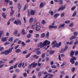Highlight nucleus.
<instances>
[{
	"label": "nucleus",
	"instance_id": "f257e3e1",
	"mask_svg": "<svg viewBox=\"0 0 78 78\" xmlns=\"http://www.w3.org/2000/svg\"><path fill=\"white\" fill-rule=\"evenodd\" d=\"M37 63H35V62H34L31 63V64L29 65V66H28V68L29 69H31L32 66L33 68H34V67H36V66H37Z\"/></svg>",
	"mask_w": 78,
	"mask_h": 78
},
{
	"label": "nucleus",
	"instance_id": "f03ea898",
	"mask_svg": "<svg viewBox=\"0 0 78 78\" xmlns=\"http://www.w3.org/2000/svg\"><path fill=\"white\" fill-rule=\"evenodd\" d=\"M72 57V58L70 60V62H71L72 64H74L75 63V61L76 60V58L75 57H73V56Z\"/></svg>",
	"mask_w": 78,
	"mask_h": 78
},
{
	"label": "nucleus",
	"instance_id": "7ed1b4c3",
	"mask_svg": "<svg viewBox=\"0 0 78 78\" xmlns=\"http://www.w3.org/2000/svg\"><path fill=\"white\" fill-rule=\"evenodd\" d=\"M50 44V41H48L47 40H45L43 42V44L44 46H45L46 45H48Z\"/></svg>",
	"mask_w": 78,
	"mask_h": 78
},
{
	"label": "nucleus",
	"instance_id": "20e7f679",
	"mask_svg": "<svg viewBox=\"0 0 78 78\" xmlns=\"http://www.w3.org/2000/svg\"><path fill=\"white\" fill-rule=\"evenodd\" d=\"M66 8V6L65 5H62L60 7L58 10V11H59L60 10H61V11H62V10H64Z\"/></svg>",
	"mask_w": 78,
	"mask_h": 78
},
{
	"label": "nucleus",
	"instance_id": "39448f33",
	"mask_svg": "<svg viewBox=\"0 0 78 78\" xmlns=\"http://www.w3.org/2000/svg\"><path fill=\"white\" fill-rule=\"evenodd\" d=\"M68 48V46L67 45H66L65 46V48L64 49H62L60 52L61 53H62L63 51H66L67 50V49Z\"/></svg>",
	"mask_w": 78,
	"mask_h": 78
},
{
	"label": "nucleus",
	"instance_id": "423d86ee",
	"mask_svg": "<svg viewBox=\"0 0 78 78\" xmlns=\"http://www.w3.org/2000/svg\"><path fill=\"white\" fill-rule=\"evenodd\" d=\"M42 42H41L40 43H39L37 46L38 47H40V48H42V47H44L43 44H42Z\"/></svg>",
	"mask_w": 78,
	"mask_h": 78
},
{
	"label": "nucleus",
	"instance_id": "0eeeda50",
	"mask_svg": "<svg viewBox=\"0 0 78 78\" xmlns=\"http://www.w3.org/2000/svg\"><path fill=\"white\" fill-rule=\"evenodd\" d=\"M13 48H14V47H12L10 48L8 50V52H9V53H12V51Z\"/></svg>",
	"mask_w": 78,
	"mask_h": 78
},
{
	"label": "nucleus",
	"instance_id": "6e6552de",
	"mask_svg": "<svg viewBox=\"0 0 78 78\" xmlns=\"http://www.w3.org/2000/svg\"><path fill=\"white\" fill-rule=\"evenodd\" d=\"M21 34H23V35H25L26 34V32H25V29H23L22 30Z\"/></svg>",
	"mask_w": 78,
	"mask_h": 78
},
{
	"label": "nucleus",
	"instance_id": "1a4fd4ad",
	"mask_svg": "<svg viewBox=\"0 0 78 78\" xmlns=\"http://www.w3.org/2000/svg\"><path fill=\"white\" fill-rule=\"evenodd\" d=\"M1 40L2 42H6V41H7V37L2 38Z\"/></svg>",
	"mask_w": 78,
	"mask_h": 78
},
{
	"label": "nucleus",
	"instance_id": "9d476101",
	"mask_svg": "<svg viewBox=\"0 0 78 78\" xmlns=\"http://www.w3.org/2000/svg\"><path fill=\"white\" fill-rule=\"evenodd\" d=\"M64 26H65V24H61L59 25V26L58 27V28L59 29V28H63V27H64Z\"/></svg>",
	"mask_w": 78,
	"mask_h": 78
},
{
	"label": "nucleus",
	"instance_id": "9b49d317",
	"mask_svg": "<svg viewBox=\"0 0 78 78\" xmlns=\"http://www.w3.org/2000/svg\"><path fill=\"white\" fill-rule=\"evenodd\" d=\"M41 27H37L36 28V30L37 31H39L41 29Z\"/></svg>",
	"mask_w": 78,
	"mask_h": 78
},
{
	"label": "nucleus",
	"instance_id": "f8f14e48",
	"mask_svg": "<svg viewBox=\"0 0 78 78\" xmlns=\"http://www.w3.org/2000/svg\"><path fill=\"white\" fill-rule=\"evenodd\" d=\"M21 51V49H17L15 50V52L16 53H20Z\"/></svg>",
	"mask_w": 78,
	"mask_h": 78
},
{
	"label": "nucleus",
	"instance_id": "ddd939ff",
	"mask_svg": "<svg viewBox=\"0 0 78 78\" xmlns=\"http://www.w3.org/2000/svg\"><path fill=\"white\" fill-rule=\"evenodd\" d=\"M44 5V4L42 2H41L40 5L39 7L40 8H42V7H43Z\"/></svg>",
	"mask_w": 78,
	"mask_h": 78
},
{
	"label": "nucleus",
	"instance_id": "4468645a",
	"mask_svg": "<svg viewBox=\"0 0 78 78\" xmlns=\"http://www.w3.org/2000/svg\"><path fill=\"white\" fill-rule=\"evenodd\" d=\"M18 38H16V39L15 40L14 42H13V43L10 46V47H12V46H13V45L14 44V43L16 42V41H18Z\"/></svg>",
	"mask_w": 78,
	"mask_h": 78
},
{
	"label": "nucleus",
	"instance_id": "2eb2a0df",
	"mask_svg": "<svg viewBox=\"0 0 78 78\" xmlns=\"http://www.w3.org/2000/svg\"><path fill=\"white\" fill-rule=\"evenodd\" d=\"M17 25H21V21L20 20H17Z\"/></svg>",
	"mask_w": 78,
	"mask_h": 78
},
{
	"label": "nucleus",
	"instance_id": "dca6fc26",
	"mask_svg": "<svg viewBox=\"0 0 78 78\" xmlns=\"http://www.w3.org/2000/svg\"><path fill=\"white\" fill-rule=\"evenodd\" d=\"M76 38V36H73L70 38V40H73V39H74Z\"/></svg>",
	"mask_w": 78,
	"mask_h": 78
},
{
	"label": "nucleus",
	"instance_id": "f3484780",
	"mask_svg": "<svg viewBox=\"0 0 78 78\" xmlns=\"http://www.w3.org/2000/svg\"><path fill=\"white\" fill-rule=\"evenodd\" d=\"M70 56L71 57H72L73 56V54L74 53V51H72L70 52Z\"/></svg>",
	"mask_w": 78,
	"mask_h": 78
},
{
	"label": "nucleus",
	"instance_id": "a211bd4d",
	"mask_svg": "<svg viewBox=\"0 0 78 78\" xmlns=\"http://www.w3.org/2000/svg\"><path fill=\"white\" fill-rule=\"evenodd\" d=\"M59 15H60L59 13H57L54 15V17H55V18H57Z\"/></svg>",
	"mask_w": 78,
	"mask_h": 78
},
{
	"label": "nucleus",
	"instance_id": "6ab92c4d",
	"mask_svg": "<svg viewBox=\"0 0 78 78\" xmlns=\"http://www.w3.org/2000/svg\"><path fill=\"white\" fill-rule=\"evenodd\" d=\"M2 34H3V31L2 30H0V39H1V37Z\"/></svg>",
	"mask_w": 78,
	"mask_h": 78
},
{
	"label": "nucleus",
	"instance_id": "aec40b11",
	"mask_svg": "<svg viewBox=\"0 0 78 78\" xmlns=\"http://www.w3.org/2000/svg\"><path fill=\"white\" fill-rule=\"evenodd\" d=\"M28 5L27 4L25 5L24 7V11H25V10L27 9V8H28Z\"/></svg>",
	"mask_w": 78,
	"mask_h": 78
},
{
	"label": "nucleus",
	"instance_id": "412c9836",
	"mask_svg": "<svg viewBox=\"0 0 78 78\" xmlns=\"http://www.w3.org/2000/svg\"><path fill=\"white\" fill-rule=\"evenodd\" d=\"M49 35H50L49 32L47 31V33L46 34V38H48V36H49Z\"/></svg>",
	"mask_w": 78,
	"mask_h": 78
},
{
	"label": "nucleus",
	"instance_id": "4be33fe9",
	"mask_svg": "<svg viewBox=\"0 0 78 78\" xmlns=\"http://www.w3.org/2000/svg\"><path fill=\"white\" fill-rule=\"evenodd\" d=\"M5 55H9V52H8V50H5Z\"/></svg>",
	"mask_w": 78,
	"mask_h": 78
},
{
	"label": "nucleus",
	"instance_id": "5701e85b",
	"mask_svg": "<svg viewBox=\"0 0 78 78\" xmlns=\"http://www.w3.org/2000/svg\"><path fill=\"white\" fill-rule=\"evenodd\" d=\"M45 37V33H43L41 34V38H43Z\"/></svg>",
	"mask_w": 78,
	"mask_h": 78
},
{
	"label": "nucleus",
	"instance_id": "b1692460",
	"mask_svg": "<svg viewBox=\"0 0 78 78\" xmlns=\"http://www.w3.org/2000/svg\"><path fill=\"white\" fill-rule=\"evenodd\" d=\"M30 13L31 15H34V14H35L34 11L33 10H31L30 11Z\"/></svg>",
	"mask_w": 78,
	"mask_h": 78
},
{
	"label": "nucleus",
	"instance_id": "393cba45",
	"mask_svg": "<svg viewBox=\"0 0 78 78\" xmlns=\"http://www.w3.org/2000/svg\"><path fill=\"white\" fill-rule=\"evenodd\" d=\"M13 39V37H11L9 38L8 41H10L11 42H12V40Z\"/></svg>",
	"mask_w": 78,
	"mask_h": 78
},
{
	"label": "nucleus",
	"instance_id": "a878e982",
	"mask_svg": "<svg viewBox=\"0 0 78 78\" xmlns=\"http://www.w3.org/2000/svg\"><path fill=\"white\" fill-rule=\"evenodd\" d=\"M33 57V58H35V59H38L39 58V56L36 55H34Z\"/></svg>",
	"mask_w": 78,
	"mask_h": 78
},
{
	"label": "nucleus",
	"instance_id": "bb28decb",
	"mask_svg": "<svg viewBox=\"0 0 78 78\" xmlns=\"http://www.w3.org/2000/svg\"><path fill=\"white\" fill-rule=\"evenodd\" d=\"M33 18H32V17L30 18L29 20L30 23H32L33 22Z\"/></svg>",
	"mask_w": 78,
	"mask_h": 78
},
{
	"label": "nucleus",
	"instance_id": "cd10ccee",
	"mask_svg": "<svg viewBox=\"0 0 78 78\" xmlns=\"http://www.w3.org/2000/svg\"><path fill=\"white\" fill-rule=\"evenodd\" d=\"M2 16L4 19H5V18L6 17V16L5 15V13H2Z\"/></svg>",
	"mask_w": 78,
	"mask_h": 78
},
{
	"label": "nucleus",
	"instance_id": "c85d7f7f",
	"mask_svg": "<svg viewBox=\"0 0 78 78\" xmlns=\"http://www.w3.org/2000/svg\"><path fill=\"white\" fill-rule=\"evenodd\" d=\"M49 13L51 14V16H53V14H54V12H53V11L50 10L49 11Z\"/></svg>",
	"mask_w": 78,
	"mask_h": 78
},
{
	"label": "nucleus",
	"instance_id": "c756f323",
	"mask_svg": "<svg viewBox=\"0 0 78 78\" xmlns=\"http://www.w3.org/2000/svg\"><path fill=\"white\" fill-rule=\"evenodd\" d=\"M20 3H18V7L19 8H18V9H19V11H20V9L21 7H22V6L21 5H20Z\"/></svg>",
	"mask_w": 78,
	"mask_h": 78
},
{
	"label": "nucleus",
	"instance_id": "7c9ffc66",
	"mask_svg": "<svg viewBox=\"0 0 78 78\" xmlns=\"http://www.w3.org/2000/svg\"><path fill=\"white\" fill-rule=\"evenodd\" d=\"M14 11L11 10V12L10 13V16H12V15L14 14Z\"/></svg>",
	"mask_w": 78,
	"mask_h": 78
},
{
	"label": "nucleus",
	"instance_id": "2f4dec72",
	"mask_svg": "<svg viewBox=\"0 0 78 78\" xmlns=\"http://www.w3.org/2000/svg\"><path fill=\"white\" fill-rule=\"evenodd\" d=\"M22 62L20 63L18 65V67L19 68H20L22 67Z\"/></svg>",
	"mask_w": 78,
	"mask_h": 78
},
{
	"label": "nucleus",
	"instance_id": "473e14b6",
	"mask_svg": "<svg viewBox=\"0 0 78 78\" xmlns=\"http://www.w3.org/2000/svg\"><path fill=\"white\" fill-rule=\"evenodd\" d=\"M76 13H77L76 12V11L74 12L72 15L73 17H75V16L76 15Z\"/></svg>",
	"mask_w": 78,
	"mask_h": 78
},
{
	"label": "nucleus",
	"instance_id": "72a5a7b5",
	"mask_svg": "<svg viewBox=\"0 0 78 78\" xmlns=\"http://www.w3.org/2000/svg\"><path fill=\"white\" fill-rule=\"evenodd\" d=\"M75 70H76L75 68L74 67L72 68L71 69L72 72H75Z\"/></svg>",
	"mask_w": 78,
	"mask_h": 78
},
{
	"label": "nucleus",
	"instance_id": "f704fd0d",
	"mask_svg": "<svg viewBox=\"0 0 78 78\" xmlns=\"http://www.w3.org/2000/svg\"><path fill=\"white\" fill-rule=\"evenodd\" d=\"M41 58H42V59L45 58V53H43L41 55Z\"/></svg>",
	"mask_w": 78,
	"mask_h": 78
},
{
	"label": "nucleus",
	"instance_id": "c9c22d12",
	"mask_svg": "<svg viewBox=\"0 0 78 78\" xmlns=\"http://www.w3.org/2000/svg\"><path fill=\"white\" fill-rule=\"evenodd\" d=\"M58 2L59 3L60 5H62V3H63V1H62V0H59Z\"/></svg>",
	"mask_w": 78,
	"mask_h": 78
},
{
	"label": "nucleus",
	"instance_id": "e433bc0d",
	"mask_svg": "<svg viewBox=\"0 0 78 78\" xmlns=\"http://www.w3.org/2000/svg\"><path fill=\"white\" fill-rule=\"evenodd\" d=\"M31 27L33 30H34V29H35V28H36V26L34 25H32Z\"/></svg>",
	"mask_w": 78,
	"mask_h": 78
},
{
	"label": "nucleus",
	"instance_id": "4c0bfd02",
	"mask_svg": "<svg viewBox=\"0 0 78 78\" xmlns=\"http://www.w3.org/2000/svg\"><path fill=\"white\" fill-rule=\"evenodd\" d=\"M17 33H18V31H17V30H16L14 32V35H15V36H16Z\"/></svg>",
	"mask_w": 78,
	"mask_h": 78
},
{
	"label": "nucleus",
	"instance_id": "58836bf2",
	"mask_svg": "<svg viewBox=\"0 0 78 78\" xmlns=\"http://www.w3.org/2000/svg\"><path fill=\"white\" fill-rule=\"evenodd\" d=\"M36 53L37 55H40L41 53V52L39 51H37Z\"/></svg>",
	"mask_w": 78,
	"mask_h": 78
},
{
	"label": "nucleus",
	"instance_id": "ea45409f",
	"mask_svg": "<svg viewBox=\"0 0 78 78\" xmlns=\"http://www.w3.org/2000/svg\"><path fill=\"white\" fill-rule=\"evenodd\" d=\"M78 33L76 32H74L73 33L74 35L75 36H77V35H78Z\"/></svg>",
	"mask_w": 78,
	"mask_h": 78
},
{
	"label": "nucleus",
	"instance_id": "a19ab883",
	"mask_svg": "<svg viewBox=\"0 0 78 78\" xmlns=\"http://www.w3.org/2000/svg\"><path fill=\"white\" fill-rule=\"evenodd\" d=\"M55 53V51H50L49 53H50V55H52V54H53V53Z\"/></svg>",
	"mask_w": 78,
	"mask_h": 78
},
{
	"label": "nucleus",
	"instance_id": "79ce46f5",
	"mask_svg": "<svg viewBox=\"0 0 78 78\" xmlns=\"http://www.w3.org/2000/svg\"><path fill=\"white\" fill-rule=\"evenodd\" d=\"M41 75H42V73H41V72H39L38 74V77H40Z\"/></svg>",
	"mask_w": 78,
	"mask_h": 78
},
{
	"label": "nucleus",
	"instance_id": "37998d69",
	"mask_svg": "<svg viewBox=\"0 0 78 78\" xmlns=\"http://www.w3.org/2000/svg\"><path fill=\"white\" fill-rule=\"evenodd\" d=\"M75 8H76V7L75 6L73 7L71 9V11H74V10L75 9Z\"/></svg>",
	"mask_w": 78,
	"mask_h": 78
},
{
	"label": "nucleus",
	"instance_id": "c03bdc74",
	"mask_svg": "<svg viewBox=\"0 0 78 78\" xmlns=\"http://www.w3.org/2000/svg\"><path fill=\"white\" fill-rule=\"evenodd\" d=\"M51 67L52 69H55V68H56L57 66L56 65H52L51 66Z\"/></svg>",
	"mask_w": 78,
	"mask_h": 78
},
{
	"label": "nucleus",
	"instance_id": "a18cd8bd",
	"mask_svg": "<svg viewBox=\"0 0 78 78\" xmlns=\"http://www.w3.org/2000/svg\"><path fill=\"white\" fill-rule=\"evenodd\" d=\"M23 76L24 77H27V73H24L23 74Z\"/></svg>",
	"mask_w": 78,
	"mask_h": 78
},
{
	"label": "nucleus",
	"instance_id": "49530a36",
	"mask_svg": "<svg viewBox=\"0 0 78 78\" xmlns=\"http://www.w3.org/2000/svg\"><path fill=\"white\" fill-rule=\"evenodd\" d=\"M78 41H75L74 43V45H77V44H78Z\"/></svg>",
	"mask_w": 78,
	"mask_h": 78
},
{
	"label": "nucleus",
	"instance_id": "de8ad7c7",
	"mask_svg": "<svg viewBox=\"0 0 78 78\" xmlns=\"http://www.w3.org/2000/svg\"><path fill=\"white\" fill-rule=\"evenodd\" d=\"M10 44V43H9V42H7L5 43L4 45H9V44Z\"/></svg>",
	"mask_w": 78,
	"mask_h": 78
},
{
	"label": "nucleus",
	"instance_id": "09e8293b",
	"mask_svg": "<svg viewBox=\"0 0 78 78\" xmlns=\"http://www.w3.org/2000/svg\"><path fill=\"white\" fill-rule=\"evenodd\" d=\"M56 41L55 40L54 41H53L51 44V45H54V44H55V43H56Z\"/></svg>",
	"mask_w": 78,
	"mask_h": 78
},
{
	"label": "nucleus",
	"instance_id": "8fccbe9b",
	"mask_svg": "<svg viewBox=\"0 0 78 78\" xmlns=\"http://www.w3.org/2000/svg\"><path fill=\"white\" fill-rule=\"evenodd\" d=\"M30 55H31V53H30L26 56V58H28V57H29V56H30Z\"/></svg>",
	"mask_w": 78,
	"mask_h": 78
},
{
	"label": "nucleus",
	"instance_id": "3c124183",
	"mask_svg": "<svg viewBox=\"0 0 78 78\" xmlns=\"http://www.w3.org/2000/svg\"><path fill=\"white\" fill-rule=\"evenodd\" d=\"M31 37V35L29 34L27 36V38H30Z\"/></svg>",
	"mask_w": 78,
	"mask_h": 78
},
{
	"label": "nucleus",
	"instance_id": "603ef678",
	"mask_svg": "<svg viewBox=\"0 0 78 78\" xmlns=\"http://www.w3.org/2000/svg\"><path fill=\"white\" fill-rule=\"evenodd\" d=\"M40 49L39 48H37L36 49H35L34 50V51H38V50H39Z\"/></svg>",
	"mask_w": 78,
	"mask_h": 78
},
{
	"label": "nucleus",
	"instance_id": "864d4df0",
	"mask_svg": "<svg viewBox=\"0 0 78 78\" xmlns=\"http://www.w3.org/2000/svg\"><path fill=\"white\" fill-rule=\"evenodd\" d=\"M70 23V21L69 20L66 21L65 22V23Z\"/></svg>",
	"mask_w": 78,
	"mask_h": 78
},
{
	"label": "nucleus",
	"instance_id": "5fc2aeb1",
	"mask_svg": "<svg viewBox=\"0 0 78 78\" xmlns=\"http://www.w3.org/2000/svg\"><path fill=\"white\" fill-rule=\"evenodd\" d=\"M18 65V63L15 64V65L14 66H13L14 68V69H16V68Z\"/></svg>",
	"mask_w": 78,
	"mask_h": 78
},
{
	"label": "nucleus",
	"instance_id": "6e6d98bb",
	"mask_svg": "<svg viewBox=\"0 0 78 78\" xmlns=\"http://www.w3.org/2000/svg\"><path fill=\"white\" fill-rule=\"evenodd\" d=\"M64 16V12H63L61 14L60 17H62Z\"/></svg>",
	"mask_w": 78,
	"mask_h": 78
},
{
	"label": "nucleus",
	"instance_id": "4d7b16f0",
	"mask_svg": "<svg viewBox=\"0 0 78 78\" xmlns=\"http://www.w3.org/2000/svg\"><path fill=\"white\" fill-rule=\"evenodd\" d=\"M21 44L22 45V46H25V45H26V44H25L24 42H22L21 43Z\"/></svg>",
	"mask_w": 78,
	"mask_h": 78
},
{
	"label": "nucleus",
	"instance_id": "13d9d810",
	"mask_svg": "<svg viewBox=\"0 0 78 78\" xmlns=\"http://www.w3.org/2000/svg\"><path fill=\"white\" fill-rule=\"evenodd\" d=\"M23 20L24 21V23H26L27 22V21L26 20V18L25 17H24L23 18Z\"/></svg>",
	"mask_w": 78,
	"mask_h": 78
},
{
	"label": "nucleus",
	"instance_id": "bf43d9fd",
	"mask_svg": "<svg viewBox=\"0 0 78 78\" xmlns=\"http://www.w3.org/2000/svg\"><path fill=\"white\" fill-rule=\"evenodd\" d=\"M53 76V74H52L50 75L48 77V78H52Z\"/></svg>",
	"mask_w": 78,
	"mask_h": 78
},
{
	"label": "nucleus",
	"instance_id": "052dcab7",
	"mask_svg": "<svg viewBox=\"0 0 78 78\" xmlns=\"http://www.w3.org/2000/svg\"><path fill=\"white\" fill-rule=\"evenodd\" d=\"M73 27V23H71L69 25V27Z\"/></svg>",
	"mask_w": 78,
	"mask_h": 78
},
{
	"label": "nucleus",
	"instance_id": "680f3d73",
	"mask_svg": "<svg viewBox=\"0 0 78 78\" xmlns=\"http://www.w3.org/2000/svg\"><path fill=\"white\" fill-rule=\"evenodd\" d=\"M15 72H20V70L19 69H16V70H15Z\"/></svg>",
	"mask_w": 78,
	"mask_h": 78
},
{
	"label": "nucleus",
	"instance_id": "e2e57ef3",
	"mask_svg": "<svg viewBox=\"0 0 78 78\" xmlns=\"http://www.w3.org/2000/svg\"><path fill=\"white\" fill-rule=\"evenodd\" d=\"M46 60L47 62H48L49 61V58L48 57H46Z\"/></svg>",
	"mask_w": 78,
	"mask_h": 78
},
{
	"label": "nucleus",
	"instance_id": "0e129e2a",
	"mask_svg": "<svg viewBox=\"0 0 78 78\" xmlns=\"http://www.w3.org/2000/svg\"><path fill=\"white\" fill-rule=\"evenodd\" d=\"M22 53H23V54H26V53H27V51H23L22 52Z\"/></svg>",
	"mask_w": 78,
	"mask_h": 78
},
{
	"label": "nucleus",
	"instance_id": "69168bd1",
	"mask_svg": "<svg viewBox=\"0 0 78 78\" xmlns=\"http://www.w3.org/2000/svg\"><path fill=\"white\" fill-rule=\"evenodd\" d=\"M36 26L37 27H40V24L39 23H37L36 24Z\"/></svg>",
	"mask_w": 78,
	"mask_h": 78
},
{
	"label": "nucleus",
	"instance_id": "338daca9",
	"mask_svg": "<svg viewBox=\"0 0 78 78\" xmlns=\"http://www.w3.org/2000/svg\"><path fill=\"white\" fill-rule=\"evenodd\" d=\"M78 54V51H76L75 52V56H76Z\"/></svg>",
	"mask_w": 78,
	"mask_h": 78
},
{
	"label": "nucleus",
	"instance_id": "774afa93",
	"mask_svg": "<svg viewBox=\"0 0 78 78\" xmlns=\"http://www.w3.org/2000/svg\"><path fill=\"white\" fill-rule=\"evenodd\" d=\"M16 74H14L12 78H16Z\"/></svg>",
	"mask_w": 78,
	"mask_h": 78
}]
</instances>
